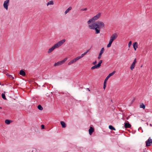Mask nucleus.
Returning a JSON list of instances; mask_svg holds the SVG:
<instances>
[{"label": "nucleus", "instance_id": "1", "mask_svg": "<svg viewBox=\"0 0 152 152\" xmlns=\"http://www.w3.org/2000/svg\"><path fill=\"white\" fill-rule=\"evenodd\" d=\"M94 23L92 25H89L88 27L91 29H94L95 31V34H98L100 33V29L103 28L104 26V24L103 22L101 21H97Z\"/></svg>", "mask_w": 152, "mask_h": 152}, {"label": "nucleus", "instance_id": "2", "mask_svg": "<svg viewBox=\"0 0 152 152\" xmlns=\"http://www.w3.org/2000/svg\"><path fill=\"white\" fill-rule=\"evenodd\" d=\"M66 41L64 39L58 42L54 45L51 48H50L48 51V53H50L53 51L55 48H58L61 46Z\"/></svg>", "mask_w": 152, "mask_h": 152}, {"label": "nucleus", "instance_id": "3", "mask_svg": "<svg viewBox=\"0 0 152 152\" xmlns=\"http://www.w3.org/2000/svg\"><path fill=\"white\" fill-rule=\"evenodd\" d=\"M115 71H114L113 72L110 73L108 75L107 77L105 79L104 82V84H103V89H105V88L106 87V83H107V81L108 79L111 76L113 75L115 73Z\"/></svg>", "mask_w": 152, "mask_h": 152}, {"label": "nucleus", "instance_id": "4", "mask_svg": "<svg viewBox=\"0 0 152 152\" xmlns=\"http://www.w3.org/2000/svg\"><path fill=\"white\" fill-rule=\"evenodd\" d=\"M67 59V58H66L61 61H58L56 63H55L54 64V66H55L61 65L63 64L66 61Z\"/></svg>", "mask_w": 152, "mask_h": 152}, {"label": "nucleus", "instance_id": "5", "mask_svg": "<svg viewBox=\"0 0 152 152\" xmlns=\"http://www.w3.org/2000/svg\"><path fill=\"white\" fill-rule=\"evenodd\" d=\"M9 2L10 0H6L4 2L3 4V7L7 10H8Z\"/></svg>", "mask_w": 152, "mask_h": 152}, {"label": "nucleus", "instance_id": "6", "mask_svg": "<svg viewBox=\"0 0 152 152\" xmlns=\"http://www.w3.org/2000/svg\"><path fill=\"white\" fill-rule=\"evenodd\" d=\"M146 143V146L148 147L149 146L151 145L152 144V139L151 138V137H150L145 142Z\"/></svg>", "mask_w": 152, "mask_h": 152}, {"label": "nucleus", "instance_id": "7", "mask_svg": "<svg viewBox=\"0 0 152 152\" xmlns=\"http://www.w3.org/2000/svg\"><path fill=\"white\" fill-rule=\"evenodd\" d=\"M137 62L136 59L135 58L133 62L132 63V64L131 65L130 68L131 70H132L134 68L135 66V65L136 63Z\"/></svg>", "mask_w": 152, "mask_h": 152}, {"label": "nucleus", "instance_id": "8", "mask_svg": "<svg viewBox=\"0 0 152 152\" xmlns=\"http://www.w3.org/2000/svg\"><path fill=\"white\" fill-rule=\"evenodd\" d=\"M101 13L99 12L96 15L93 17L92 18H93V20H94L95 21V20H96L99 19L101 16Z\"/></svg>", "mask_w": 152, "mask_h": 152}, {"label": "nucleus", "instance_id": "9", "mask_svg": "<svg viewBox=\"0 0 152 152\" xmlns=\"http://www.w3.org/2000/svg\"><path fill=\"white\" fill-rule=\"evenodd\" d=\"M104 48H102L101 49L100 52L99 56L98 57V58L99 59H101V56H102V54L103 53L104 51Z\"/></svg>", "mask_w": 152, "mask_h": 152}, {"label": "nucleus", "instance_id": "10", "mask_svg": "<svg viewBox=\"0 0 152 152\" xmlns=\"http://www.w3.org/2000/svg\"><path fill=\"white\" fill-rule=\"evenodd\" d=\"M92 126V125L90 126V128L88 130L89 133L90 135L92 134L94 130V128Z\"/></svg>", "mask_w": 152, "mask_h": 152}, {"label": "nucleus", "instance_id": "11", "mask_svg": "<svg viewBox=\"0 0 152 152\" xmlns=\"http://www.w3.org/2000/svg\"><path fill=\"white\" fill-rule=\"evenodd\" d=\"M124 124V126L125 128H131V125L128 122V123L125 122Z\"/></svg>", "mask_w": 152, "mask_h": 152}, {"label": "nucleus", "instance_id": "12", "mask_svg": "<svg viewBox=\"0 0 152 152\" xmlns=\"http://www.w3.org/2000/svg\"><path fill=\"white\" fill-rule=\"evenodd\" d=\"M133 47L134 48V49L135 50H136L137 48H138V43L137 42H135L133 43L132 44Z\"/></svg>", "mask_w": 152, "mask_h": 152}, {"label": "nucleus", "instance_id": "13", "mask_svg": "<svg viewBox=\"0 0 152 152\" xmlns=\"http://www.w3.org/2000/svg\"><path fill=\"white\" fill-rule=\"evenodd\" d=\"M117 35L116 33L113 34L111 37L110 38L114 40L116 39L117 37Z\"/></svg>", "mask_w": 152, "mask_h": 152}, {"label": "nucleus", "instance_id": "14", "mask_svg": "<svg viewBox=\"0 0 152 152\" xmlns=\"http://www.w3.org/2000/svg\"><path fill=\"white\" fill-rule=\"evenodd\" d=\"M100 67V66L97 64L92 66L91 67V69L93 70L96 69H99Z\"/></svg>", "mask_w": 152, "mask_h": 152}, {"label": "nucleus", "instance_id": "15", "mask_svg": "<svg viewBox=\"0 0 152 152\" xmlns=\"http://www.w3.org/2000/svg\"><path fill=\"white\" fill-rule=\"evenodd\" d=\"M19 74L22 75V76H24L26 75V73L23 70H21L19 72Z\"/></svg>", "mask_w": 152, "mask_h": 152}, {"label": "nucleus", "instance_id": "16", "mask_svg": "<svg viewBox=\"0 0 152 152\" xmlns=\"http://www.w3.org/2000/svg\"><path fill=\"white\" fill-rule=\"evenodd\" d=\"M61 124L62 128H64L66 127V125L65 123L63 121L60 122Z\"/></svg>", "mask_w": 152, "mask_h": 152}, {"label": "nucleus", "instance_id": "17", "mask_svg": "<svg viewBox=\"0 0 152 152\" xmlns=\"http://www.w3.org/2000/svg\"><path fill=\"white\" fill-rule=\"evenodd\" d=\"M140 108L145 109V105L143 103H140Z\"/></svg>", "mask_w": 152, "mask_h": 152}, {"label": "nucleus", "instance_id": "18", "mask_svg": "<svg viewBox=\"0 0 152 152\" xmlns=\"http://www.w3.org/2000/svg\"><path fill=\"white\" fill-rule=\"evenodd\" d=\"M12 122V121L9 119H6L5 121V123L7 124H10Z\"/></svg>", "mask_w": 152, "mask_h": 152}, {"label": "nucleus", "instance_id": "19", "mask_svg": "<svg viewBox=\"0 0 152 152\" xmlns=\"http://www.w3.org/2000/svg\"><path fill=\"white\" fill-rule=\"evenodd\" d=\"M72 7H69L65 12L64 13L65 14H66L68 13L69 11L72 9Z\"/></svg>", "mask_w": 152, "mask_h": 152}, {"label": "nucleus", "instance_id": "20", "mask_svg": "<svg viewBox=\"0 0 152 152\" xmlns=\"http://www.w3.org/2000/svg\"><path fill=\"white\" fill-rule=\"evenodd\" d=\"M109 129L112 130H115V128L112 125H110L109 126Z\"/></svg>", "mask_w": 152, "mask_h": 152}, {"label": "nucleus", "instance_id": "21", "mask_svg": "<svg viewBox=\"0 0 152 152\" xmlns=\"http://www.w3.org/2000/svg\"><path fill=\"white\" fill-rule=\"evenodd\" d=\"M94 20H93V18H92L91 19H89L88 21H87V23L89 25L93 21H94Z\"/></svg>", "mask_w": 152, "mask_h": 152}, {"label": "nucleus", "instance_id": "22", "mask_svg": "<svg viewBox=\"0 0 152 152\" xmlns=\"http://www.w3.org/2000/svg\"><path fill=\"white\" fill-rule=\"evenodd\" d=\"M37 108L39 110H42L43 109V107L40 104H39L38 105Z\"/></svg>", "mask_w": 152, "mask_h": 152}, {"label": "nucleus", "instance_id": "23", "mask_svg": "<svg viewBox=\"0 0 152 152\" xmlns=\"http://www.w3.org/2000/svg\"><path fill=\"white\" fill-rule=\"evenodd\" d=\"M90 50V49H88L87 50L86 52L84 53H83L81 55V57H83L84 55H86L89 51Z\"/></svg>", "mask_w": 152, "mask_h": 152}, {"label": "nucleus", "instance_id": "24", "mask_svg": "<svg viewBox=\"0 0 152 152\" xmlns=\"http://www.w3.org/2000/svg\"><path fill=\"white\" fill-rule=\"evenodd\" d=\"M54 4L53 1H50L47 3V6H48L49 5H53Z\"/></svg>", "mask_w": 152, "mask_h": 152}, {"label": "nucleus", "instance_id": "25", "mask_svg": "<svg viewBox=\"0 0 152 152\" xmlns=\"http://www.w3.org/2000/svg\"><path fill=\"white\" fill-rule=\"evenodd\" d=\"M5 92H4V93H2L1 94V96H2V98L3 99H4V100H6L7 99L5 97Z\"/></svg>", "mask_w": 152, "mask_h": 152}, {"label": "nucleus", "instance_id": "26", "mask_svg": "<svg viewBox=\"0 0 152 152\" xmlns=\"http://www.w3.org/2000/svg\"><path fill=\"white\" fill-rule=\"evenodd\" d=\"M6 75L9 77L10 79L12 78V79H14V77L12 76L9 74L7 73L6 74Z\"/></svg>", "mask_w": 152, "mask_h": 152}, {"label": "nucleus", "instance_id": "27", "mask_svg": "<svg viewBox=\"0 0 152 152\" xmlns=\"http://www.w3.org/2000/svg\"><path fill=\"white\" fill-rule=\"evenodd\" d=\"M75 62L74 59L71 60L69 62L68 64L69 65H70L72 64Z\"/></svg>", "mask_w": 152, "mask_h": 152}, {"label": "nucleus", "instance_id": "28", "mask_svg": "<svg viewBox=\"0 0 152 152\" xmlns=\"http://www.w3.org/2000/svg\"><path fill=\"white\" fill-rule=\"evenodd\" d=\"M102 60H100L98 64L100 66H101V64L102 63Z\"/></svg>", "mask_w": 152, "mask_h": 152}, {"label": "nucleus", "instance_id": "29", "mask_svg": "<svg viewBox=\"0 0 152 152\" xmlns=\"http://www.w3.org/2000/svg\"><path fill=\"white\" fill-rule=\"evenodd\" d=\"M132 44V41H130L128 43V46L129 47H130V46Z\"/></svg>", "mask_w": 152, "mask_h": 152}, {"label": "nucleus", "instance_id": "30", "mask_svg": "<svg viewBox=\"0 0 152 152\" xmlns=\"http://www.w3.org/2000/svg\"><path fill=\"white\" fill-rule=\"evenodd\" d=\"M111 44H112V43L109 42V43L107 44V48H109V47H110V46H111Z\"/></svg>", "mask_w": 152, "mask_h": 152}, {"label": "nucleus", "instance_id": "31", "mask_svg": "<svg viewBox=\"0 0 152 152\" xmlns=\"http://www.w3.org/2000/svg\"><path fill=\"white\" fill-rule=\"evenodd\" d=\"M41 127L42 129H45V126L43 124H42L41 125Z\"/></svg>", "mask_w": 152, "mask_h": 152}, {"label": "nucleus", "instance_id": "32", "mask_svg": "<svg viewBox=\"0 0 152 152\" xmlns=\"http://www.w3.org/2000/svg\"><path fill=\"white\" fill-rule=\"evenodd\" d=\"M113 41L114 40H113L112 39L110 38L109 41V42L112 44Z\"/></svg>", "mask_w": 152, "mask_h": 152}, {"label": "nucleus", "instance_id": "33", "mask_svg": "<svg viewBox=\"0 0 152 152\" xmlns=\"http://www.w3.org/2000/svg\"><path fill=\"white\" fill-rule=\"evenodd\" d=\"M87 10V8H85L84 9H82L80 10L81 11H86Z\"/></svg>", "mask_w": 152, "mask_h": 152}, {"label": "nucleus", "instance_id": "34", "mask_svg": "<svg viewBox=\"0 0 152 152\" xmlns=\"http://www.w3.org/2000/svg\"><path fill=\"white\" fill-rule=\"evenodd\" d=\"M97 63V62L96 61H95L94 62H93L92 63V64H93V65H96V64Z\"/></svg>", "mask_w": 152, "mask_h": 152}, {"label": "nucleus", "instance_id": "35", "mask_svg": "<svg viewBox=\"0 0 152 152\" xmlns=\"http://www.w3.org/2000/svg\"><path fill=\"white\" fill-rule=\"evenodd\" d=\"M77 60H79V59H80V58H81L82 57H81V56H77Z\"/></svg>", "mask_w": 152, "mask_h": 152}, {"label": "nucleus", "instance_id": "36", "mask_svg": "<svg viewBox=\"0 0 152 152\" xmlns=\"http://www.w3.org/2000/svg\"><path fill=\"white\" fill-rule=\"evenodd\" d=\"M74 60L75 61V62H76L78 60L76 57L75 58V59H74Z\"/></svg>", "mask_w": 152, "mask_h": 152}, {"label": "nucleus", "instance_id": "37", "mask_svg": "<svg viewBox=\"0 0 152 152\" xmlns=\"http://www.w3.org/2000/svg\"><path fill=\"white\" fill-rule=\"evenodd\" d=\"M134 100H135V99H134L133 100H132V101H131V103L132 104L134 101Z\"/></svg>", "mask_w": 152, "mask_h": 152}, {"label": "nucleus", "instance_id": "38", "mask_svg": "<svg viewBox=\"0 0 152 152\" xmlns=\"http://www.w3.org/2000/svg\"><path fill=\"white\" fill-rule=\"evenodd\" d=\"M86 89L88 90V91H90V90L89 89V88H86Z\"/></svg>", "mask_w": 152, "mask_h": 152}, {"label": "nucleus", "instance_id": "39", "mask_svg": "<svg viewBox=\"0 0 152 152\" xmlns=\"http://www.w3.org/2000/svg\"><path fill=\"white\" fill-rule=\"evenodd\" d=\"M129 118V116L126 117V119L127 120H128Z\"/></svg>", "mask_w": 152, "mask_h": 152}, {"label": "nucleus", "instance_id": "40", "mask_svg": "<svg viewBox=\"0 0 152 152\" xmlns=\"http://www.w3.org/2000/svg\"><path fill=\"white\" fill-rule=\"evenodd\" d=\"M142 129L141 127H140L138 129V130H140V129Z\"/></svg>", "mask_w": 152, "mask_h": 152}, {"label": "nucleus", "instance_id": "41", "mask_svg": "<svg viewBox=\"0 0 152 152\" xmlns=\"http://www.w3.org/2000/svg\"><path fill=\"white\" fill-rule=\"evenodd\" d=\"M146 150V149H145H145H144L143 150V152H145V150Z\"/></svg>", "mask_w": 152, "mask_h": 152}, {"label": "nucleus", "instance_id": "42", "mask_svg": "<svg viewBox=\"0 0 152 152\" xmlns=\"http://www.w3.org/2000/svg\"><path fill=\"white\" fill-rule=\"evenodd\" d=\"M150 126H152V125L151 124H150Z\"/></svg>", "mask_w": 152, "mask_h": 152}, {"label": "nucleus", "instance_id": "43", "mask_svg": "<svg viewBox=\"0 0 152 152\" xmlns=\"http://www.w3.org/2000/svg\"><path fill=\"white\" fill-rule=\"evenodd\" d=\"M2 108L1 107H0V109H2Z\"/></svg>", "mask_w": 152, "mask_h": 152}, {"label": "nucleus", "instance_id": "44", "mask_svg": "<svg viewBox=\"0 0 152 152\" xmlns=\"http://www.w3.org/2000/svg\"><path fill=\"white\" fill-rule=\"evenodd\" d=\"M111 101L112 102V100H111Z\"/></svg>", "mask_w": 152, "mask_h": 152}, {"label": "nucleus", "instance_id": "45", "mask_svg": "<svg viewBox=\"0 0 152 152\" xmlns=\"http://www.w3.org/2000/svg\"><path fill=\"white\" fill-rule=\"evenodd\" d=\"M1 85V83H0V85Z\"/></svg>", "mask_w": 152, "mask_h": 152}]
</instances>
